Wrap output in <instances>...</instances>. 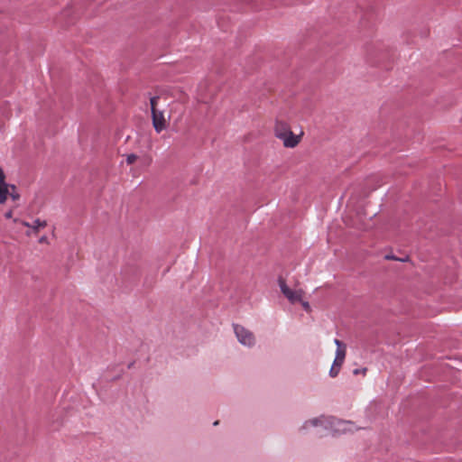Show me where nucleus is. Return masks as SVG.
<instances>
[{"label":"nucleus","instance_id":"obj_1","mask_svg":"<svg viewBox=\"0 0 462 462\" xmlns=\"http://www.w3.org/2000/svg\"><path fill=\"white\" fill-rule=\"evenodd\" d=\"M273 132L275 137L281 140L286 148L296 147L303 135L302 132L300 134H294L286 122L279 120L275 122Z\"/></svg>","mask_w":462,"mask_h":462},{"label":"nucleus","instance_id":"obj_2","mask_svg":"<svg viewBox=\"0 0 462 462\" xmlns=\"http://www.w3.org/2000/svg\"><path fill=\"white\" fill-rule=\"evenodd\" d=\"M159 96L152 97L150 99L152 125L157 133H161L167 127V122L164 116V112L158 109Z\"/></svg>","mask_w":462,"mask_h":462},{"label":"nucleus","instance_id":"obj_3","mask_svg":"<svg viewBox=\"0 0 462 462\" xmlns=\"http://www.w3.org/2000/svg\"><path fill=\"white\" fill-rule=\"evenodd\" d=\"M279 287L282 294L288 299V300L294 304L296 302L301 301V298L303 295V291L301 290H292L291 289L284 280L280 278L278 280Z\"/></svg>","mask_w":462,"mask_h":462},{"label":"nucleus","instance_id":"obj_4","mask_svg":"<svg viewBox=\"0 0 462 462\" xmlns=\"http://www.w3.org/2000/svg\"><path fill=\"white\" fill-rule=\"evenodd\" d=\"M233 327L234 332L240 344L245 346H251L254 344V337L251 331L237 325Z\"/></svg>","mask_w":462,"mask_h":462},{"label":"nucleus","instance_id":"obj_5","mask_svg":"<svg viewBox=\"0 0 462 462\" xmlns=\"http://www.w3.org/2000/svg\"><path fill=\"white\" fill-rule=\"evenodd\" d=\"M310 426L312 427H322L325 430L328 431L330 429H332L334 426H336V420L335 419H327L325 417L320 418H315L312 420H310L308 421H305L302 428L306 429Z\"/></svg>","mask_w":462,"mask_h":462},{"label":"nucleus","instance_id":"obj_6","mask_svg":"<svg viewBox=\"0 0 462 462\" xmlns=\"http://www.w3.org/2000/svg\"><path fill=\"white\" fill-rule=\"evenodd\" d=\"M47 226V221L37 218L32 224V231L26 233L27 236H31L32 233L37 234L41 228Z\"/></svg>","mask_w":462,"mask_h":462},{"label":"nucleus","instance_id":"obj_7","mask_svg":"<svg viewBox=\"0 0 462 462\" xmlns=\"http://www.w3.org/2000/svg\"><path fill=\"white\" fill-rule=\"evenodd\" d=\"M9 186L7 184H0V204H4L7 199L9 193Z\"/></svg>","mask_w":462,"mask_h":462},{"label":"nucleus","instance_id":"obj_8","mask_svg":"<svg viewBox=\"0 0 462 462\" xmlns=\"http://www.w3.org/2000/svg\"><path fill=\"white\" fill-rule=\"evenodd\" d=\"M345 356H346V347L337 348L336 357L337 360H339L338 366H341L342 364L344 363Z\"/></svg>","mask_w":462,"mask_h":462},{"label":"nucleus","instance_id":"obj_9","mask_svg":"<svg viewBox=\"0 0 462 462\" xmlns=\"http://www.w3.org/2000/svg\"><path fill=\"white\" fill-rule=\"evenodd\" d=\"M349 425H350V422H348V421L337 420V429L336 430H337V431L351 430V428L346 427V426H349Z\"/></svg>","mask_w":462,"mask_h":462},{"label":"nucleus","instance_id":"obj_10","mask_svg":"<svg viewBox=\"0 0 462 462\" xmlns=\"http://www.w3.org/2000/svg\"><path fill=\"white\" fill-rule=\"evenodd\" d=\"M8 195H10V197L14 200H17L20 198V195L16 191V187L14 185H10L9 186V193H8Z\"/></svg>","mask_w":462,"mask_h":462},{"label":"nucleus","instance_id":"obj_11","mask_svg":"<svg viewBox=\"0 0 462 462\" xmlns=\"http://www.w3.org/2000/svg\"><path fill=\"white\" fill-rule=\"evenodd\" d=\"M340 367L341 366L337 367V366H335V365H332V366H331V368L329 370V375L331 377H336L338 374L339 371H340Z\"/></svg>","mask_w":462,"mask_h":462},{"label":"nucleus","instance_id":"obj_12","mask_svg":"<svg viewBox=\"0 0 462 462\" xmlns=\"http://www.w3.org/2000/svg\"><path fill=\"white\" fill-rule=\"evenodd\" d=\"M137 158H138L137 155H135L134 153L128 154L126 156V163L127 164H133L134 162H136Z\"/></svg>","mask_w":462,"mask_h":462},{"label":"nucleus","instance_id":"obj_13","mask_svg":"<svg viewBox=\"0 0 462 462\" xmlns=\"http://www.w3.org/2000/svg\"><path fill=\"white\" fill-rule=\"evenodd\" d=\"M366 371H367V369H366V368H361V369L356 368V369H355V370L353 371V374H354L355 375H357V374H364V375H365V374H366Z\"/></svg>","mask_w":462,"mask_h":462},{"label":"nucleus","instance_id":"obj_14","mask_svg":"<svg viewBox=\"0 0 462 462\" xmlns=\"http://www.w3.org/2000/svg\"><path fill=\"white\" fill-rule=\"evenodd\" d=\"M0 184H6L5 183V175L1 167H0Z\"/></svg>","mask_w":462,"mask_h":462},{"label":"nucleus","instance_id":"obj_15","mask_svg":"<svg viewBox=\"0 0 462 462\" xmlns=\"http://www.w3.org/2000/svg\"><path fill=\"white\" fill-rule=\"evenodd\" d=\"M334 343L335 345L337 346V348H342V347H346L345 345L339 340V339H335L334 340Z\"/></svg>","mask_w":462,"mask_h":462},{"label":"nucleus","instance_id":"obj_16","mask_svg":"<svg viewBox=\"0 0 462 462\" xmlns=\"http://www.w3.org/2000/svg\"><path fill=\"white\" fill-rule=\"evenodd\" d=\"M39 243L40 244H49V240H48V237L43 236H42L40 239H39Z\"/></svg>","mask_w":462,"mask_h":462},{"label":"nucleus","instance_id":"obj_17","mask_svg":"<svg viewBox=\"0 0 462 462\" xmlns=\"http://www.w3.org/2000/svg\"><path fill=\"white\" fill-rule=\"evenodd\" d=\"M300 302L301 303V305L304 308V310H310V304H309L308 301H304V300H301V301H300Z\"/></svg>","mask_w":462,"mask_h":462},{"label":"nucleus","instance_id":"obj_18","mask_svg":"<svg viewBox=\"0 0 462 462\" xmlns=\"http://www.w3.org/2000/svg\"><path fill=\"white\" fill-rule=\"evenodd\" d=\"M385 259H393V260H398V258H396L394 255H385ZM399 261H402V262H404L406 261V259H399Z\"/></svg>","mask_w":462,"mask_h":462},{"label":"nucleus","instance_id":"obj_19","mask_svg":"<svg viewBox=\"0 0 462 462\" xmlns=\"http://www.w3.org/2000/svg\"><path fill=\"white\" fill-rule=\"evenodd\" d=\"M5 218H12L13 217V211L12 210H9L7 211L5 214Z\"/></svg>","mask_w":462,"mask_h":462},{"label":"nucleus","instance_id":"obj_20","mask_svg":"<svg viewBox=\"0 0 462 462\" xmlns=\"http://www.w3.org/2000/svg\"><path fill=\"white\" fill-rule=\"evenodd\" d=\"M21 225H23V226H27V227L32 229V225L30 223L26 222V221H23V220L21 221Z\"/></svg>","mask_w":462,"mask_h":462},{"label":"nucleus","instance_id":"obj_21","mask_svg":"<svg viewBox=\"0 0 462 462\" xmlns=\"http://www.w3.org/2000/svg\"><path fill=\"white\" fill-rule=\"evenodd\" d=\"M338 363H339V360H337V357H335L333 365H335V366L338 367Z\"/></svg>","mask_w":462,"mask_h":462},{"label":"nucleus","instance_id":"obj_22","mask_svg":"<svg viewBox=\"0 0 462 462\" xmlns=\"http://www.w3.org/2000/svg\"><path fill=\"white\" fill-rule=\"evenodd\" d=\"M21 221H22V220H19L18 218H14V223H20V224H21Z\"/></svg>","mask_w":462,"mask_h":462}]
</instances>
